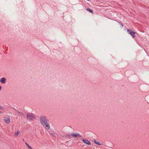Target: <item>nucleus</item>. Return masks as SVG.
Listing matches in <instances>:
<instances>
[{
	"label": "nucleus",
	"instance_id": "nucleus-15",
	"mask_svg": "<svg viewBox=\"0 0 149 149\" xmlns=\"http://www.w3.org/2000/svg\"><path fill=\"white\" fill-rule=\"evenodd\" d=\"M3 108L2 107L0 106V110H1Z\"/></svg>",
	"mask_w": 149,
	"mask_h": 149
},
{
	"label": "nucleus",
	"instance_id": "nucleus-14",
	"mask_svg": "<svg viewBox=\"0 0 149 149\" xmlns=\"http://www.w3.org/2000/svg\"><path fill=\"white\" fill-rule=\"evenodd\" d=\"M50 134L52 136H54L55 135V134L53 133H50Z\"/></svg>",
	"mask_w": 149,
	"mask_h": 149
},
{
	"label": "nucleus",
	"instance_id": "nucleus-3",
	"mask_svg": "<svg viewBox=\"0 0 149 149\" xmlns=\"http://www.w3.org/2000/svg\"><path fill=\"white\" fill-rule=\"evenodd\" d=\"M127 31L129 32V33L132 36L133 38H134L135 37V32H134L132 30L127 29Z\"/></svg>",
	"mask_w": 149,
	"mask_h": 149
},
{
	"label": "nucleus",
	"instance_id": "nucleus-1",
	"mask_svg": "<svg viewBox=\"0 0 149 149\" xmlns=\"http://www.w3.org/2000/svg\"><path fill=\"white\" fill-rule=\"evenodd\" d=\"M40 122L42 125L47 123V120L45 117H41L40 118Z\"/></svg>",
	"mask_w": 149,
	"mask_h": 149
},
{
	"label": "nucleus",
	"instance_id": "nucleus-11",
	"mask_svg": "<svg viewBox=\"0 0 149 149\" xmlns=\"http://www.w3.org/2000/svg\"><path fill=\"white\" fill-rule=\"evenodd\" d=\"M94 142H95V143L96 144L98 145H100L101 144L99 142H98V141H97V140H96L95 139L94 140Z\"/></svg>",
	"mask_w": 149,
	"mask_h": 149
},
{
	"label": "nucleus",
	"instance_id": "nucleus-5",
	"mask_svg": "<svg viewBox=\"0 0 149 149\" xmlns=\"http://www.w3.org/2000/svg\"><path fill=\"white\" fill-rule=\"evenodd\" d=\"M4 120L5 121V122L7 124H9L10 122V118L9 117H4Z\"/></svg>",
	"mask_w": 149,
	"mask_h": 149
},
{
	"label": "nucleus",
	"instance_id": "nucleus-6",
	"mask_svg": "<svg viewBox=\"0 0 149 149\" xmlns=\"http://www.w3.org/2000/svg\"><path fill=\"white\" fill-rule=\"evenodd\" d=\"M6 79L4 77H2L0 79V82L2 84H5L6 82Z\"/></svg>",
	"mask_w": 149,
	"mask_h": 149
},
{
	"label": "nucleus",
	"instance_id": "nucleus-7",
	"mask_svg": "<svg viewBox=\"0 0 149 149\" xmlns=\"http://www.w3.org/2000/svg\"><path fill=\"white\" fill-rule=\"evenodd\" d=\"M71 135L73 137H76L77 136H80V134H79L78 133H71Z\"/></svg>",
	"mask_w": 149,
	"mask_h": 149
},
{
	"label": "nucleus",
	"instance_id": "nucleus-4",
	"mask_svg": "<svg viewBox=\"0 0 149 149\" xmlns=\"http://www.w3.org/2000/svg\"><path fill=\"white\" fill-rule=\"evenodd\" d=\"M42 125L46 130H49L50 128V126L47 122Z\"/></svg>",
	"mask_w": 149,
	"mask_h": 149
},
{
	"label": "nucleus",
	"instance_id": "nucleus-10",
	"mask_svg": "<svg viewBox=\"0 0 149 149\" xmlns=\"http://www.w3.org/2000/svg\"><path fill=\"white\" fill-rule=\"evenodd\" d=\"M72 136L71 135V134H68L66 135V138L67 139H71V138Z\"/></svg>",
	"mask_w": 149,
	"mask_h": 149
},
{
	"label": "nucleus",
	"instance_id": "nucleus-13",
	"mask_svg": "<svg viewBox=\"0 0 149 149\" xmlns=\"http://www.w3.org/2000/svg\"><path fill=\"white\" fill-rule=\"evenodd\" d=\"M20 132L18 131H17V132H16L15 134V136H17L19 133Z\"/></svg>",
	"mask_w": 149,
	"mask_h": 149
},
{
	"label": "nucleus",
	"instance_id": "nucleus-16",
	"mask_svg": "<svg viewBox=\"0 0 149 149\" xmlns=\"http://www.w3.org/2000/svg\"><path fill=\"white\" fill-rule=\"evenodd\" d=\"M1 86H0V91L1 90Z\"/></svg>",
	"mask_w": 149,
	"mask_h": 149
},
{
	"label": "nucleus",
	"instance_id": "nucleus-9",
	"mask_svg": "<svg viewBox=\"0 0 149 149\" xmlns=\"http://www.w3.org/2000/svg\"><path fill=\"white\" fill-rule=\"evenodd\" d=\"M25 144L29 149H33L31 146H30L27 143H25Z\"/></svg>",
	"mask_w": 149,
	"mask_h": 149
},
{
	"label": "nucleus",
	"instance_id": "nucleus-8",
	"mask_svg": "<svg viewBox=\"0 0 149 149\" xmlns=\"http://www.w3.org/2000/svg\"><path fill=\"white\" fill-rule=\"evenodd\" d=\"M83 141L86 144L88 145H91V142L88 140L86 139H83Z\"/></svg>",
	"mask_w": 149,
	"mask_h": 149
},
{
	"label": "nucleus",
	"instance_id": "nucleus-12",
	"mask_svg": "<svg viewBox=\"0 0 149 149\" xmlns=\"http://www.w3.org/2000/svg\"><path fill=\"white\" fill-rule=\"evenodd\" d=\"M86 10L88 11L89 12H91L92 13H93V11L92 10L90 9L89 8H87L86 9Z\"/></svg>",
	"mask_w": 149,
	"mask_h": 149
},
{
	"label": "nucleus",
	"instance_id": "nucleus-2",
	"mask_svg": "<svg viewBox=\"0 0 149 149\" xmlns=\"http://www.w3.org/2000/svg\"><path fill=\"white\" fill-rule=\"evenodd\" d=\"M27 118L28 119L33 120L34 119V116L32 114L29 113L27 115Z\"/></svg>",
	"mask_w": 149,
	"mask_h": 149
}]
</instances>
